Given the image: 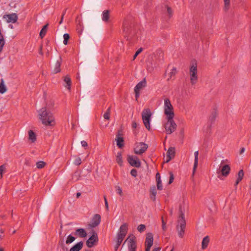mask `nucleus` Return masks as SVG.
I'll return each instance as SVG.
<instances>
[{
	"label": "nucleus",
	"instance_id": "nucleus-1",
	"mask_svg": "<svg viewBox=\"0 0 251 251\" xmlns=\"http://www.w3.org/2000/svg\"><path fill=\"white\" fill-rule=\"evenodd\" d=\"M39 119L43 125L46 126H53L55 125L53 114L48 109L47 107H44L38 111Z\"/></svg>",
	"mask_w": 251,
	"mask_h": 251
},
{
	"label": "nucleus",
	"instance_id": "nucleus-2",
	"mask_svg": "<svg viewBox=\"0 0 251 251\" xmlns=\"http://www.w3.org/2000/svg\"><path fill=\"white\" fill-rule=\"evenodd\" d=\"M179 212V216L178 220L177 229L178 230V235L179 237L182 238L184 236L186 227V221L184 217V208L183 205H180Z\"/></svg>",
	"mask_w": 251,
	"mask_h": 251
},
{
	"label": "nucleus",
	"instance_id": "nucleus-3",
	"mask_svg": "<svg viewBox=\"0 0 251 251\" xmlns=\"http://www.w3.org/2000/svg\"><path fill=\"white\" fill-rule=\"evenodd\" d=\"M127 225L126 223L122 224L119 229L116 237V244L115 246V250L116 251L121 243L123 241L127 232Z\"/></svg>",
	"mask_w": 251,
	"mask_h": 251
},
{
	"label": "nucleus",
	"instance_id": "nucleus-4",
	"mask_svg": "<svg viewBox=\"0 0 251 251\" xmlns=\"http://www.w3.org/2000/svg\"><path fill=\"white\" fill-rule=\"evenodd\" d=\"M227 160H222L221 164L220 165L219 168L217 170V173L218 176V177L221 179V176H227L230 171V167L227 164H224V163L226 161H227Z\"/></svg>",
	"mask_w": 251,
	"mask_h": 251
},
{
	"label": "nucleus",
	"instance_id": "nucleus-5",
	"mask_svg": "<svg viewBox=\"0 0 251 251\" xmlns=\"http://www.w3.org/2000/svg\"><path fill=\"white\" fill-rule=\"evenodd\" d=\"M197 65L196 62H193L190 66L189 70V75L190 76V81L192 85L195 84L198 79V76L197 75Z\"/></svg>",
	"mask_w": 251,
	"mask_h": 251
},
{
	"label": "nucleus",
	"instance_id": "nucleus-6",
	"mask_svg": "<svg viewBox=\"0 0 251 251\" xmlns=\"http://www.w3.org/2000/svg\"><path fill=\"white\" fill-rule=\"evenodd\" d=\"M164 114L166 115V118L171 119L174 117V113L173 111V107L171 103L170 100L168 99L164 100Z\"/></svg>",
	"mask_w": 251,
	"mask_h": 251
},
{
	"label": "nucleus",
	"instance_id": "nucleus-7",
	"mask_svg": "<svg viewBox=\"0 0 251 251\" xmlns=\"http://www.w3.org/2000/svg\"><path fill=\"white\" fill-rule=\"evenodd\" d=\"M166 118L167 119V122L165 124L164 127L166 133L170 134L176 130L177 125L174 121L173 118H172L171 119L169 118Z\"/></svg>",
	"mask_w": 251,
	"mask_h": 251
},
{
	"label": "nucleus",
	"instance_id": "nucleus-8",
	"mask_svg": "<svg viewBox=\"0 0 251 251\" xmlns=\"http://www.w3.org/2000/svg\"><path fill=\"white\" fill-rule=\"evenodd\" d=\"M142 119L145 127L148 129H150V122L151 112L150 109H145L142 112Z\"/></svg>",
	"mask_w": 251,
	"mask_h": 251
},
{
	"label": "nucleus",
	"instance_id": "nucleus-9",
	"mask_svg": "<svg viewBox=\"0 0 251 251\" xmlns=\"http://www.w3.org/2000/svg\"><path fill=\"white\" fill-rule=\"evenodd\" d=\"M148 148V145L143 142L137 143L134 148V152L136 154H142L146 151Z\"/></svg>",
	"mask_w": 251,
	"mask_h": 251
},
{
	"label": "nucleus",
	"instance_id": "nucleus-10",
	"mask_svg": "<svg viewBox=\"0 0 251 251\" xmlns=\"http://www.w3.org/2000/svg\"><path fill=\"white\" fill-rule=\"evenodd\" d=\"M129 236L125 241L124 244L127 242L128 244V251H136V243L135 241V237L132 235V237L130 238Z\"/></svg>",
	"mask_w": 251,
	"mask_h": 251
},
{
	"label": "nucleus",
	"instance_id": "nucleus-11",
	"mask_svg": "<svg viewBox=\"0 0 251 251\" xmlns=\"http://www.w3.org/2000/svg\"><path fill=\"white\" fill-rule=\"evenodd\" d=\"M127 161L133 167L139 168L141 166V161L136 156L128 155Z\"/></svg>",
	"mask_w": 251,
	"mask_h": 251
},
{
	"label": "nucleus",
	"instance_id": "nucleus-12",
	"mask_svg": "<svg viewBox=\"0 0 251 251\" xmlns=\"http://www.w3.org/2000/svg\"><path fill=\"white\" fill-rule=\"evenodd\" d=\"M98 241V237L97 233L93 232V235L86 241V245L89 248L94 246L95 243Z\"/></svg>",
	"mask_w": 251,
	"mask_h": 251
},
{
	"label": "nucleus",
	"instance_id": "nucleus-13",
	"mask_svg": "<svg viewBox=\"0 0 251 251\" xmlns=\"http://www.w3.org/2000/svg\"><path fill=\"white\" fill-rule=\"evenodd\" d=\"M153 238L152 233H148L146 239V251H150L151 248L153 244Z\"/></svg>",
	"mask_w": 251,
	"mask_h": 251
},
{
	"label": "nucleus",
	"instance_id": "nucleus-14",
	"mask_svg": "<svg viewBox=\"0 0 251 251\" xmlns=\"http://www.w3.org/2000/svg\"><path fill=\"white\" fill-rule=\"evenodd\" d=\"M3 18V19H5L6 22L8 23H15L18 20V16L16 13L4 15Z\"/></svg>",
	"mask_w": 251,
	"mask_h": 251
},
{
	"label": "nucleus",
	"instance_id": "nucleus-15",
	"mask_svg": "<svg viewBox=\"0 0 251 251\" xmlns=\"http://www.w3.org/2000/svg\"><path fill=\"white\" fill-rule=\"evenodd\" d=\"M100 216L99 214H95L93 217L89 226L92 228L97 226L100 224Z\"/></svg>",
	"mask_w": 251,
	"mask_h": 251
},
{
	"label": "nucleus",
	"instance_id": "nucleus-16",
	"mask_svg": "<svg viewBox=\"0 0 251 251\" xmlns=\"http://www.w3.org/2000/svg\"><path fill=\"white\" fill-rule=\"evenodd\" d=\"M175 155V149L174 147H170L167 152L166 162L167 163L173 158Z\"/></svg>",
	"mask_w": 251,
	"mask_h": 251
},
{
	"label": "nucleus",
	"instance_id": "nucleus-17",
	"mask_svg": "<svg viewBox=\"0 0 251 251\" xmlns=\"http://www.w3.org/2000/svg\"><path fill=\"white\" fill-rule=\"evenodd\" d=\"M146 79L144 78L143 80L139 82L135 87L134 90H137L140 91L141 89L143 88L146 86Z\"/></svg>",
	"mask_w": 251,
	"mask_h": 251
},
{
	"label": "nucleus",
	"instance_id": "nucleus-18",
	"mask_svg": "<svg viewBox=\"0 0 251 251\" xmlns=\"http://www.w3.org/2000/svg\"><path fill=\"white\" fill-rule=\"evenodd\" d=\"M83 243L82 241H80L77 244H76L75 245H74L73 247H72L70 250V251H79L83 247Z\"/></svg>",
	"mask_w": 251,
	"mask_h": 251
},
{
	"label": "nucleus",
	"instance_id": "nucleus-19",
	"mask_svg": "<svg viewBox=\"0 0 251 251\" xmlns=\"http://www.w3.org/2000/svg\"><path fill=\"white\" fill-rule=\"evenodd\" d=\"M75 234L80 237H85L87 236V233L84 228H78L75 230Z\"/></svg>",
	"mask_w": 251,
	"mask_h": 251
},
{
	"label": "nucleus",
	"instance_id": "nucleus-20",
	"mask_svg": "<svg viewBox=\"0 0 251 251\" xmlns=\"http://www.w3.org/2000/svg\"><path fill=\"white\" fill-rule=\"evenodd\" d=\"M195 159H194V164L193 167V175L194 174L196 169L198 167V161H199V151H196L194 152Z\"/></svg>",
	"mask_w": 251,
	"mask_h": 251
},
{
	"label": "nucleus",
	"instance_id": "nucleus-21",
	"mask_svg": "<svg viewBox=\"0 0 251 251\" xmlns=\"http://www.w3.org/2000/svg\"><path fill=\"white\" fill-rule=\"evenodd\" d=\"M156 180L157 182V189L159 190H162L163 187L161 183V177L160 174L158 173L156 174Z\"/></svg>",
	"mask_w": 251,
	"mask_h": 251
},
{
	"label": "nucleus",
	"instance_id": "nucleus-22",
	"mask_svg": "<svg viewBox=\"0 0 251 251\" xmlns=\"http://www.w3.org/2000/svg\"><path fill=\"white\" fill-rule=\"evenodd\" d=\"M116 140L117 141V145L119 148H121L124 146V139L123 137L120 136L119 133L116 135Z\"/></svg>",
	"mask_w": 251,
	"mask_h": 251
},
{
	"label": "nucleus",
	"instance_id": "nucleus-23",
	"mask_svg": "<svg viewBox=\"0 0 251 251\" xmlns=\"http://www.w3.org/2000/svg\"><path fill=\"white\" fill-rule=\"evenodd\" d=\"M244 176V173L243 170H240L238 173V176L237 180L235 183V186H236L242 180Z\"/></svg>",
	"mask_w": 251,
	"mask_h": 251
},
{
	"label": "nucleus",
	"instance_id": "nucleus-24",
	"mask_svg": "<svg viewBox=\"0 0 251 251\" xmlns=\"http://www.w3.org/2000/svg\"><path fill=\"white\" fill-rule=\"evenodd\" d=\"M102 20L104 22L108 21L109 19V11L108 10H105L102 13Z\"/></svg>",
	"mask_w": 251,
	"mask_h": 251
},
{
	"label": "nucleus",
	"instance_id": "nucleus-25",
	"mask_svg": "<svg viewBox=\"0 0 251 251\" xmlns=\"http://www.w3.org/2000/svg\"><path fill=\"white\" fill-rule=\"evenodd\" d=\"M164 11H166L168 15L169 18H170L173 14V10L172 8L169 6L168 5H164L163 7Z\"/></svg>",
	"mask_w": 251,
	"mask_h": 251
},
{
	"label": "nucleus",
	"instance_id": "nucleus-26",
	"mask_svg": "<svg viewBox=\"0 0 251 251\" xmlns=\"http://www.w3.org/2000/svg\"><path fill=\"white\" fill-rule=\"evenodd\" d=\"M61 62V58L60 57L59 59L56 61L55 64L54 68L53 71L54 73L56 74L57 73L60 72Z\"/></svg>",
	"mask_w": 251,
	"mask_h": 251
},
{
	"label": "nucleus",
	"instance_id": "nucleus-27",
	"mask_svg": "<svg viewBox=\"0 0 251 251\" xmlns=\"http://www.w3.org/2000/svg\"><path fill=\"white\" fill-rule=\"evenodd\" d=\"M209 243V239L208 236L204 237L201 243V248L204 250L205 249Z\"/></svg>",
	"mask_w": 251,
	"mask_h": 251
},
{
	"label": "nucleus",
	"instance_id": "nucleus-28",
	"mask_svg": "<svg viewBox=\"0 0 251 251\" xmlns=\"http://www.w3.org/2000/svg\"><path fill=\"white\" fill-rule=\"evenodd\" d=\"M64 81L66 84L65 87L67 88L68 90H70L71 85V80L70 77L68 75L65 76L64 78Z\"/></svg>",
	"mask_w": 251,
	"mask_h": 251
},
{
	"label": "nucleus",
	"instance_id": "nucleus-29",
	"mask_svg": "<svg viewBox=\"0 0 251 251\" xmlns=\"http://www.w3.org/2000/svg\"><path fill=\"white\" fill-rule=\"evenodd\" d=\"M29 139L32 142H35L36 140V135L35 133L31 130L28 131Z\"/></svg>",
	"mask_w": 251,
	"mask_h": 251
},
{
	"label": "nucleus",
	"instance_id": "nucleus-30",
	"mask_svg": "<svg viewBox=\"0 0 251 251\" xmlns=\"http://www.w3.org/2000/svg\"><path fill=\"white\" fill-rule=\"evenodd\" d=\"M116 161L120 166H122L123 165V159L121 152H118L117 153L116 157Z\"/></svg>",
	"mask_w": 251,
	"mask_h": 251
},
{
	"label": "nucleus",
	"instance_id": "nucleus-31",
	"mask_svg": "<svg viewBox=\"0 0 251 251\" xmlns=\"http://www.w3.org/2000/svg\"><path fill=\"white\" fill-rule=\"evenodd\" d=\"M80 177V173L79 171H75L72 176V180L73 182L77 181Z\"/></svg>",
	"mask_w": 251,
	"mask_h": 251
},
{
	"label": "nucleus",
	"instance_id": "nucleus-32",
	"mask_svg": "<svg viewBox=\"0 0 251 251\" xmlns=\"http://www.w3.org/2000/svg\"><path fill=\"white\" fill-rule=\"evenodd\" d=\"M6 90L7 88L4 84V81L2 79H1L0 83V93L1 94H3L6 91Z\"/></svg>",
	"mask_w": 251,
	"mask_h": 251
},
{
	"label": "nucleus",
	"instance_id": "nucleus-33",
	"mask_svg": "<svg viewBox=\"0 0 251 251\" xmlns=\"http://www.w3.org/2000/svg\"><path fill=\"white\" fill-rule=\"evenodd\" d=\"M48 26V24L45 25L43 27L41 30L40 31V36L42 38H43L45 36V35L46 34Z\"/></svg>",
	"mask_w": 251,
	"mask_h": 251
},
{
	"label": "nucleus",
	"instance_id": "nucleus-34",
	"mask_svg": "<svg viewBox=\"0 0 251 251\" xmlns=\"http://www.w3.org/2000/svg\"><path fill=\"white\" fill-rule=\"evenodd\" d=\"M217 116V112L216 110L214 109L213 111L212 112L211 115L209 117V121L211 123H213L215 121L216 118Z\"/></svg>",
	"mask_w": 251,
	"mask_h": 251
},
{
	"label": "nucleus",
	"instance_id": "nucleus-35",
	"mask_svg": "<svg viewBox=\"0 0 251 251\" xmlns=\"http://www.w3.org/2000/svg\"><path fill=\"white\" fill-rule=\"evenodd\" d=\"M4 45L5 40L3 36H0V53L2 52Z\"/></svg>",
	"mask_w": 251,
	"mask_h": 251
},
{
	"label": "nucleus",
	"instance_id": "nucleus-36",
	"mask_svg": "<svg viewBox=\"0 0 251 251\" xmlns=\"http://www.w3.org/2000/svg\"><path fill=\"white\" fill-rule=\"evenodd\" d=\"M75 237L72 236L71 235H69L68 236L67 239L66 241V243L67 244H71L72 242H73L75 240Z\"/></svg>",
	"mask_w": 251,
	"mask_h": 251
},
{
	"label": "nucleus",
	"instance_id": "nucleus-37",
	"mask_svg": "<svg viewBox=\"0 0 251 251\" xmlns=\"http://www.w3.org/2000/svg\"><path fill=\"white\" fill-rule=\"evenodd\" d=\"M46 165V163L42 161H38L36 163V167L38 169H42Z\"/></svg>",
	"mask_w": 251,
	"mask_h": 251
},
{
	"label": "nucleus",
	"instance_id": "nucleus-38",
	"mask_svg": "<svg viewBox=\"0 0 251 251\" xmlns=\"http://www.w3.org/2000/svg\"><path fill=\"white\" fill-rule=\"evenodd\" d=\"M110 107H108L106 111L103 114V118L105 119L109 120V115H110Z\"/></svg>",
	"mask_w": 251,
	"mask_h": 251
},
{
	"label": "nucleus",
	"instance_id": "nucleus-39",
	"mask_svg": "<svg viewBox=\"0 0 251 251\" xmlns=\"http://www.w3.org/2000/svg\"><path fill=\"white\" fill-rule=\"evenodd\" d=\"M63 38H64L63 43L65 45H67L68 43V41L70 38L69 34L68 33H65L63 35Z\"/></svg>",
	"mask_w": 251,
	"mask_h": 251
},
{
	"label": "nucleus",
	"instance_id": "nucleus-40",
	"mask_svg": "<svg viewBox=\"0 0 251 251\" xmlns=\"http://www.w3.org/2000/svg\"><path fill=\"white\" fill-rule=\"evenodd\" d=\"M146 229V226L145 225L141 224L138 226L137 227L138 231L140 232H143Z\"/></svg>",
	"mask_w": 251,
	"mask_h": 251
},
{
	"label": "nucleus",
	"instance_id": "nucleus-41",
	"mask_svg": "<svg viewBox=\"0 0 251 251\" xmlns=\"http://www.w3.org/2000/svg\"><path fill=\"white\" fill-rule=\"evenodd\" d=\"M6 169L5 165L0 166V179L2 177V174Z\"/></svg>",
	"mask_w": 251,
	"mask_h": 251
},
{
	"label": "nucleus",
	"instance_id": "nucleus-42",
	"mask_svg": "<svg viewBox=\"0 0 251 251\" xmlns=\"http://www.w3.org/2000/svg\"><path fill=\"white\" fill-rule=\"evenodd\" d=\"M225 2V10L227 11L229 8L230 4V0H224Z\"/></svg>",
	"mask_w": 251,
	"mask_h": 251
},
{
	"label": "nucleus",
	"instance_id": "nucleus-43",
	"mask_svg": "<svg viewBox=\"0 0 251 251\" xmlns=\"http://www.w3.org/2000/svg\"><path fill=\"white\" fill-rule=\"evenodd\" d=\"M116 192L118 194H119L120 196H122L123 195L122 189L120 186H116Z\"/></svg>",
	"mask_w": 251,
	"mask_h": 251
},
{
	"label": "nucleus",
	"instance_id": "nucleus-44",
	"mask_svg": "<svg viewBox=\"0 0 251 251\" xmlns=\"http://www.w3.org/2000/svg\"><path fill=\"white\" fill-rule=\"evenodd\" d=\"M169 175H170V177H169V180L168 183H169V184H170L173 182V180L174 179V175H173V173L171 172H170L169 173Z\"/></svg>",
	"mask_w": 251,
	"mask_h": 251
},
{
	"label": "nucleus",
	"instance_id": "nucleus-45",
	"mask_svg": "<svg viewBox=\"0 0 251 251\" xmlns=\"http://www.w3.org/2000/svg\"><path fill=\"white\" fill-rule=\"evenodd\" d=\"M176 73V68H173L171 72L170 73V77L171 78L173 76H175Z\"/></svg>",
	"mask_w": 251,
	"mask_h": 251
},
{
	"label": "nucleus",
	"instance_id": "nucleus-46",
	"mask_svg": "<svg viewBox=\"0 0 251 251\" xmlns=\"http://www.w3.org/2000/svg\"><path fill=\"white\" fill-rule=\"evenodd\" d=\"M81 163V159L80 157H76L75 161H74V164L75 165H79Z\"/></svg>",
	"mask_w": 251,
	"mask_h": 251
},
{
	"label": "nucleus",
	"instance_id": "nucleus-47",
	"mask_svg": "<svg viewBox=\"0 0 251 251\" xmlns=\"http://www.w3.org/2000/svg\"><path fill=\"white\" fill-rule=\"evenodd\" d=\"M161 221H162V229L163 230L165 231L167 229V227L166 226V223L164 222L163 217H162V218H161Z\"/></svg>",
	"mask_w": 251,
	"mask_h": 251
},
{
	"label": "nucleus",
	"instance_id": "nucleus-48",
	"mask_svg": "<svg viewBox=\"0 0 251 251\" xmlns=\"http://www.w3.org/2000/svg\"><path fill=\"white\" fill-rule=\"evenodd\" d=\"M130 174L132 176L136 177L137 175V171L136 169H133L130 171Z\"/></svg>",
	"mask_w": 251,
	"mask_h": 251
},
{
	"label": "nucleus",
	"instance_id": "nucleus-49",
	"mask_svg": "<svg viewBox=\"0 0 251 251\" xmlns=\"http://www.w3.org/2000/svg\"><path fill=\"white\" fill-rule=\"evenodd\" d=\"M142 48H140L135 53L133 56V59H135L136 57L138 55V54L142 51Z\"/></svg>",
	"mask_w": 251,
	"mask_h": 251
},
{
	"label": "nucleus",
	"instance_id": "nucleus-50",
	"mask_svg": "<svg viewBox=\"0 0 251 251\" xmlns=\"http://www.w3.org/2000/svg\"><path fill=\"white\" fill-rule=\"evenodd\" d=\"M104 204H105V208H106V210H108V202H107L106 198L105 196L104 197Z\"/></svg>",
	"mask_w": 251,
	"mask_h": 251
},
{
	"label": "nucleus",
	"instance_id": "nucleus-51",
	"mask_svg": "<svg viewBox=\"0 0 251 251\" xmlns=\"http://www.w3.org/2000/svg\"><path fill=\"white\" fill-rule=\"evenodd\" d=\"M81 146L83 147H87L88 146L87 143L84 140L81 141Z\"/></svg>",
	"mask_w": 251,
	"mask_h": 251
},
{
	"label": "nucleus",
	"instance_id": "nucleus-52",
	"mask_svg": "<svg viewBox=\"0 0 251 251\" xmlns=\"http://www.w3.org/2000/svg\"><path fill=\"white\" fill-rule=\"evenodd\" d=\"M134 92H135V93L136 100H137V99H138V98H139V97L140 96V91H137V90H134Z\"/></svg>",
	"mask_w": 251,
	"mask_h": 251
},
{
	"label": "nucleus",
	"instance_id": "nucleus-53",
	"mask_svg": "<svg viewBox=\"0 0 251 251\" xmlns=\"http://www.w3.org/2000/svg\"><path fill=\"white\" fill-rule=\"evenodd\" d=\"M64 16V13H62V15L61 17L60 21L59 22V25H61L62 24V23L63 22V20Z\"/></svg>",
	"mask_w": 251,
	"mask_h": 251
},
{
	"label": "nucleus",
	"instance_id": "nucleus-54",
	"mask_svg": "<svg viewBox=\"0 0 251 251\" xmlns=\"http://www.w3.org/2000/svg\"><path fill=\"white\" fill-rule=\"evenodd\" d=\"M151 193H152V195H153V196H154V199H155V195H156V191H155V189H153L152 190V191Z\"/></svg>",
	"mask_w": 251,
	"mask_h": 251
},
{
	"label": "nucleus",
	"instance_id": "nucleus-55",
	"mask_svg": "<svg viewBox=\"0 0 251 251\" xmlns=\"http://www.w3.org/2000/svg\"><path fill=\"white\" fill-rule=\"evenodd\" d=\"M160 250H161V248L157 247V248H155L154 249H153L152 251H160Z\"/></svg>",
	"mask_w": 251,
	"mask_h": 251
},
{
	"label": "nucleus",
	"instance_id": "nucleus-56",
	"mask_svg": "<svg viewBox=\"0 0 251 251\" xmlns=\"http://www.w3.org/2000/svg\"><path fill=\"white\" fill-rule=\"evenodd\" d=\"M136 127H137V124H136V122H133L132 123V127L135 128H136Z\"/></svg>",
	"mask_w": 251,
	"mask_h": 251
},
{
	"label": "nucleus",
	"instance_id": "nucleus-57",
	"mask_svg": "<svg viewBox=\"0 0 251 251\" xmlns=\"http://www.w3.org/2000/svg\"><path fill=\"white\" fill-rule=\"evenodd\" d=\"M245 151V149L244 148H243L241 149L240 151V154H242Z\"/></svg>",
	"mask_w": 251,
	"mask_h": 251
},
{
	"label": "nucleus",
	"instance_id": "nucleus-58",
	"mask_svg": "<svg viewBox=\"0 0 251 251\" xmlns=\"http://www.w3.org/2000/svg\"><path fill=\"white\" fill-rule=\"evenodd\" d=\"M80 195H81V193L80 192H77L76 195V198H78Z\"/></svg>",
	"mask_w": 251,
	"mask_h": 251
},
{
	"label": "nucleus",
	"instance_id": "nucleus-59",
	"mask_svg": "<svg viewBox=\"0 0 251 251\" xmlns=\"http://www.w3.org/2000/svg\"><path fill=\"white\" fill-rule=\"evenodd\" d=\"M159 54H160V56H163V53L161 52H160L159 53Z\"/></svg>",
	"mask_w": 251,
	"mask_h": 251
},
{
	"label": "nucleus",
	"instance_id": "nucleus-60",
	"mask_svg": "<svg viewBox=\"0 0 251 251\" xmlns=\"http://www.w3.org/2000/svg\"><path fill=\"white\" fill-rule=\"evenodd\" d=\"M0 251H4L2 248H0Z\"/></svg>",
	"mask_w": 251,
	"mask_h": 251
},
{
	"label": "nucleus",
	"instance_id": "nucleus-61",
	"mask_svg": "<svg viewBox=\"0 0 251 251\" xmlns=\"http://www.w3.org/2000/svg\"><path fill=\"white\" fill-rule=\"evenodd\" d=\"M66 10H66V9H65V10L63 11V13H64V15L65 14V13H66Z\"/></svg>",
	"mask_w": 251,
	"mask_h": 251
},
{
	"label": "nucleus",
	"instance_id": "nucleus-62",
	"mask_svg": "<svg viewBox=\"0 0 251 251\" xmlns=\"http://www.w3.org/2000/svg\"><path fill=\"white\" fill-rule=\"evenodd\" d=\"M250 121H251V115H250Z\"/></svg>",
	"mask_w": 251,
	"mask_h": 251
},
{
	"label": "nucleus",
	"instance_id": "nucleus-63",
	"mask_svg": "<svg viewBox=\"0 0 251 251\" xmlns=\"http://www.w3.org/2000/svg\"><path fill=\"white\" fill-rule=\"evenodd\" d=\"M124 31H126V28L125 27H124Z\"/></svg>",
	"mask_w": 251,
	"mask_h": 251
},
{
	"label": "nucleus",
	"instance_id": "nucleus-64",
	"mask_svg": "<svg viewBox=\"0 0 251 251\" xmlns=\"http://www.w3.org/2000/svg\"><path fill=\"white\" fill-rule=\"evenodd\" d=\"M170 251H174V248H173Z\"/></svg>",
	"mask_w": 251,
	"mask_h": 251
}]
</instances>
